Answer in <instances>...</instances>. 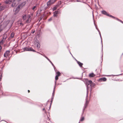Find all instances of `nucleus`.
Listing matches in <instances>:
<instances>
[{"label":"nucleus","instance_id":"1","mask_svg":"<svg viewBox=\"0 0 123 123\" xmlns=\"http://www.w3.org/2000/svg\"><path fill=\"white\" fill-rule=\"evenodd\" d=\"M20 5L18 6L17 8H15L14 9V10L15 11V12L14 13L15 14H16L18 12L19 10V8L21 7Z\"/></svg>","mask_w":123,"mask_h":123},{"label":"nucleus","instance_id":"2","mask_svg":"<svg viewBox=\"0 0 123 123\" xmlns=\"http://www.w3.org/2000/svg\"><path fill=\"white\" fill-rule=\"evenodd\" d=\"M24 51H35L34 50L32 49L29 48L27 47H25L24 49Z\"/></svg>","mask_w":123,"mask_h":123},{"label":"nucleus","instance_id":"3","mask_svg":"<svg viewBox=\"0 0 123 123\" xmlns=\"http://www.w3.org/2000/svg\"><path fill=\"white\" fill-rule=\"evenodd\" d=\"M10 52V51L9 50L6 51L5 53L4 54V57H7Z\"/></svg>","mask_w":123,"mask_h":123},{"label":"nucleus","instance_id":"4","mask_svg":"<svg viewBox=\"0 0 123 123\" xmlns=\"http://www.w3.org/2000/svg\"><path fill=\"white\" fill-rule=\"evenodd\" d=\"M102 13L103 14H104L105 15H107L108 16H109L110 17H112L113 18H114V17L113 16L111 15H110L108 14L107 13V12L105 11H102Z\"/></svg>","mask_w":123,"mask_h":123},{"label":"nucleus","instance_id":"5","mask_svg":"<svg viewBox=\"0 0 123 123\" xmlns=\"http://www.w3.org/2000/svg\"><path fill=\"white\" fill-rule=\"evenodd\" d=\"M38 41L37 40L35 43L34 44H37V49H38L40 47V44L39 42H38Z\"/></svg>","mask_w":123,"mask_h":123},{"label":"nucleus","instance_id":"6","mask_svg":"<svg viewBox=\"0 0 123 123\" xmlns=\"http://www.w3.org/2000/svg\"><path fill=\"white\" fill-rule=\"evenodd\" d=\"M88 85L90 84V86H94L95 85V84L92 83V81L90 80L88 81Z\"/></svg>","mask_w":123,"mask_h":123},{"label":"nucleus","instance_id":"7","mask_svg":"<svg viewBox=\"0 0 123 123\" xmlns=\"http://www.w3.org/2000/svg\"><path fill=\"white\" fill-rule=\"evenodd\" d=\"M12 1V0H6L5 2L6 4H9L11 3Z\"/></svg>","mask_w":123,"mask_h":123},{"label":"nucleus","instance_id":"8","mask_svg":"<svg viewBox=\"0 0 123 123\" xmlns=\"http://www.w3.org/2000/svg\"><path fill=\"white\" fill-rule=\"evenodd\" d=\"M95 76V75L94 73H92L90 74L89 75V76L90 77H93Z\"/></svg>","mask_w":123,"mask_h":123},{"label":"nucleus","instance_id":"9","mask_svg":"<svg viewBox=\"0 0 123 123\" xmlns=\"http://www.w3.org/2000/svg\"><path fill=\"white\" fill-rule=\"evenodd\" d=\"M31 19L30 18V17L29 16V17H28V18L27 19L26 22L28 23H29L31 21Z\"/></svg>","mask_w":123,"mask_h":123},{"label":"nucleus","instance_id":"10","mask_svg":"<svg viewBox=\"0 0 123 123\" xmlns=\"http://www.w3.org/2000/svg\"><path fill=\"white\" fill-rule=\"evenodd\" d=\"M58 13V11H55L54 13V17H56L57 14Z\"/></svg>","mask_w":123,"mask_h":123},{"label":"nucleus","instance_id":"11","mask_svg":"<svg viewBox=\"0 0 123 123\" xmlns=\"http://www.w3.org/2000/svg\"><path fill=\"white\" fill-rule=\"evenodd\" d=\"M52 0H50L47 3V5L48 6L49 5L52 3L51 2Z\"/></svg>","mask_w":123,"mask_h":123},{"label":"nucleus","instance_id":"12","mask_svg":"<svg viewBox=\"0 0 123 123\" xmlns=\"http://www.w3.org/2000/svg\"><path fill=\"white\" fill-rule=\"evenodd\" d=\"M6 37H7V36L6 35H4L3 36L2 40H3L4 41V40L6 39Z\"/></svg>","mask_w":123,"mask_h":123},{"label":"nucleus","instance_id":"13","mask_svg":"<svg viewBox=\"0 0 123 123\" xmlns=\"http://www.w3.org/2000/svg\"><path fill=\"white\" fill-rule=\"evenodd\" d=\"M61 74L60 72H57L56 73V76H57L58 77L60 76Z\"/></svg>","mask_w":123,"mask_h":123},{"label":"nucleus","instance_id":"14","mask_svg":"<svg viewBox=\"0 0 123 123\" xmlns=\"http://www.w3.org/2000/svg\"><path fill=\"white\" fill-rule=\"evenodd\" d=\"M28 17V16H27V15H24V16H23V18L24 20H25L26 19L27 17Z\"/></svg>","mask_w":123,"mask_h":123},{"label":"nucleus","instance_id":"15","mask_svg":"<svg viewBox=\"0 0 123 123\" xmlns=\"http://www.w3.org/2000/svg\"><path fill=\"white\" fill-rule=\"evenodd\" d=\"M4 9V7L3 6H0V11H1L3 10V9Z\"/></svg>","mask_w":123,"mask_h":123},{"label":"nucleus","instance_id":"16","mask_svg":"<svg viewBox=\"0 0 123 123\" xmlns=\"http://www.w3.org/2000/svg\"><path fill=\"white\" fill-rule=\"evenodd\" d=\"M78 63L80 67H81L82 66L83 64L82 63L79 62H78Z\"/></svg>","mask_w":123,"mask_h":123},{"label":"nucleus","instance_id":"17","mask_svg":"<svg viewBox=\"0 0 123 123\" xmlns=\"http://www.w3.org/2000/svg\"><path fill=\"white\" fill-rule=\"evenodd\" d=\"M101 79L103 81H105L106 80V79L105 78H103Z\"/></svg>","mask_w":123,"mask_h":123},{"label":"nucleus","instance_id":"18","mask_svg":"<svg viewBox=\"0 0 123 123\" xmlns=\"http://www.w3.org/2000/svg\"><path fill=\"white\" fill-rule=\"evenodd\" d=\"M87 96H88V93L87 92V95H86V105H87L88 104V102L87 101Z\"/></svg>","mask_w":123,"mask_h":123},{"label":"nucleus","instance_id":"19","mask_svg":"<svg viewBox=\"0 0 123 123\" xmlns=\"http://www.w3.org/2000/svg\"><path fill=\"white\" fill-rule=\"evenodd\" d=\"M14 33L13 32H12L11 34V37L13 38L14 36Z\"/></svg>","mask_w":123,"mask_h":123},{"label":"nucleus","instance_id":"20","mask_svg":"<svg viewBox=\"0 0 123 123\" xmlns=\"http://www.w3.org/2000/svg\"><path fill=\"white\" fill-rule=\"evenodd\" d=\"M36 6H34L32 8V10L34 11L36 9Z\"/></svg>","mask_w":123,"mask_h":123},{"label":"nucleus","instance_id":"21","mask_svg":"<svg viewBox=\"0 0 123 123\" xmlns=\"http://www.w3.org/2000/svg\"><path fill=\"white\" fill-rule=\"evenodd\" d=\"M84 117H82L80 119V121H82L84 120Z\"/></svg>","mask_w":123,"mask_h":123},{"label":"nucleus","instance_id":"22","mask_svg":"<svg viewBox=\"0 0 123 123\" xmlns=\"http://www.w3.org/2000/svg\"><path fill=\"white\" fill-rule=\"evenodd\" d=\"M4 41L3 40H2L0 42V45H2V44L4 42Z\"/></svg>","mask_w":123,"mask_h":123},{"label":"nucleus","instance_id":"23","mask_svg":"<svg viewBox=\"0 0 123 123\" xmlns=\"http://www.w3.org/2000/svg\"><path fill=\"white\" fill-rule=\"evenodd\" d=\"M15 3L14 2L12 4V7H14L15 6Z\"/></svg>","mask_w":123,"mask_h":123},{"label":"nucleus","instance_id":"24","mask_svg":"<svg viewBox=\"0 0 123 123\" xmlns=\"http://www.w3.org/2000/svg\"><path fill=\"white\" fill-rule=\"evenodd\" d=\"M56 9H57L56 7H54L53 8H52V9L53 11H54V10H56Z\"/></svg>","mask_w":123,"mask_h":123},{"label":"nucleus","instance_id":"25","mask_svg":"<svg viewBox=\"0 0 123 123\" xmlns=\"http://www.w3.org/2000/svg\"><path fill=\"white\" fill-rule=\"evenodd\" d=\"M58 76H56L55 77V80H57L58 79Z\"/></svg>","mask_w":123,"mask_h":123},{"label":"nucleus","instance_id":"26","mask_svg":"<svg viewBox=\"0 0 123 123\" xmlns=\"http://www.w3.org/2000/svg\"><path fill=\"white\" fill-rule=\"evenodd\" d=\"M45 58H47L49 61L50 62H51V61L46 57H45Z\"/></svg>","mask_w":123,"mask_h":123},{"label":"nucleus","instance_id":"27","mask_svg":"<svg viewBox=\"0 0 123 123\" xmlns=\"http://www.w3.org/2000/svg\"><path fill=\"white\" fill-rule=\"evenodd\" d=\"M52 20V18H50L49 19V21H51Z\"/></svg>","mask_w":123,"mask_h":123},{"label":"nucleus","instance_id":"28","mask_svg":"<svg viewBox=\"0 0 123 123\" xmlns=\"http://www.w3.org/2000/svg\"><path fill=\"white\" fill-rule=\"evenodd\" d=\"M1 49H2V47H1V46H0V52L1 51Z\"/></svg>","mask_w":123,"mask_h":123},{"label":"nucleus","instance_id":"29","mask_svg":"<svg viewBox=\"0 0 123 123\" xmlns=\"http://www.w3.org/2000/svg\"><path fill=\"white\" fill-rule=\"evenodd\" d=\"M51 63V64H52V66H54V64H53V63H52V62H50Z\"/></svg>","mask_w":123,"mask_h":123},{"label":"nucleus","instance_id":"30","mask_svg":"<svg viewBox=\"0 0 123 123\" xmlns=\"http://www.w3.org/2000/svg\"><path fill=\"white\" fill-rule=\"evenodd\" d=\"M21 0H15L14 1H20Z\"/></svg>","mask_w":123,"mask_h":123},{"label":"nucleus","instance_id":"31","mask_svg":"<svg viewBox=\"0 0 123 123\" xmlns=\"http://www.w3.org/2000/svg\"><path fill=\"white\" fill-rule=\"evenodd\" d=\"M117 20H119V21L120 22H121V23H123V22L121 20H118V19H117Z\"/></svg>","mask_w":123,"mask_h":123},{"label":"nucleus","instance_id":"32","mask_svg":"<svg viewBox=\"0 0 123 123\" xmlns=\"http://www.w3.org/2000/svg\"><path fill=\"white\" fill-rule=\"evenodd\" d=\"M35 32V31H34L32 32V33L33 34V33H34Z\"/></svg>","mask_w":123,"mask_h":123},{"label":"nucleus","instance_id":"33","mask_svg":"<svg viewBox=\"0 0 123 123\" xmlns=\"http://www.w3.org/2000/svg\"><path fill=\"white\" fill-rule=\"evenodd\" d=\"M28 92H30V90H28Z\"/></svg>","mask_w":123,"mask_h":123},{"label":"nucleus","instance_id":"34","mask_svg":"<svg viewBox=\"0 0 123 123\" xmlns=\"http://www.w3.org/2000/svg\"><path fill=\"white\" fill-rule=\"evenodd\" d=\"M45 110V109H44V108H43V110Z\"/></svg>","mask_w":123,"mask_h":123},{"label":"nucleus","instance_id":"35","mask_svg":"<svg viewBox=\"0 0 123 123\" xmlns=\"http://www.w3.org/2000/svg\"><path fill=\"white\" fill-rule=\"evenodd\" d=\"M1 30L0 29V32L1 31Z\"/></svg>","mask_w":123,"mask_h":123},{"label":"nucleus","instance_id":"36","mask_svg":"<svg viewBox=\"0 0 123 123\" xmlns=\"http://www.w3.org/2000/svg\"><path fill=\"white\" fill-rule=\"evenodd\" d=\"M20 24H21V25L22 24L21 23H20Z\"/></svg>","mask_w":123,"mask_h":123}]
</instances>
